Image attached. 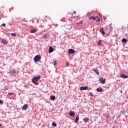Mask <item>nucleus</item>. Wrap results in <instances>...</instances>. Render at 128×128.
Segmentation results:
<instances>
[{"label":"nucleus","instance_id":"nucleus-1","mask_svg":"<svg viewBox=\"0 0 128 128\" xmlns=\"http://www.w3.org/2000/svg\"><path fill=\"white\" fill-rule=\"evenodd\" d=\"M40 80V76H38L34 77L32 78V80L34 84L36 86L38 84V82Z\"/></svg>","mask_w":128,"mask_h":128},{"label":"nucleus","instance_id":"nucleus-2","mask_svg":"<svg viewBox=\"0 0 128 128\" xmlns=\"http://www.w3.org/2000/svg\"><path fill=\"white\" fill-rule=\"evenodd\" d=\"M42 56L40 55H37L34 56V62H40V60H41Z\"/></svg>","mask_w":128,"mask_h":128},{"label":"nucleus","instance_id":"nucleus-3","mask_svg":"<svg viewBox=\"0 0 128 128\" xmlns=\"http://www.w3.org/2000/svg\"><path fill=\"white\" fill-rule=\"evenodd\" d=\"M1 42L3 44H8V40L4 38H1L0 40Z\"/></svg>","mask_w":128,"mask_h":128},{"label":"nucleus","instance_id":"nucleus-4","mask_svg":"<svg viewBox=\"0 0 128 128\" xmlns=\"http://www.w3.org/2000/svg\"><path fill=\"white\" fill-rule=\"evenodd\" d=\"M88 88V86H84L80 87V90H86Z\"/></svg>","mask_w":128,"mask_h":128},{"label":"nucleus","instance_id":"nucleus-5","mask_svg":"<svg viewBox=\"0 0 128 128\" xmlns=\"http://www.w3.org/2000/svg\"><path fill=\"white\" fill-rule=\"evenodd\" d=\"M54 50V48H52V46H50L48 49L49 54H51V52H52Z\"/></svg>","mask_w":128,"mask_h":128},{"label":"nucleus","instance_id":"nucleus-6","mask_svg":"<svg viewBox=\"0 0 128 128\" xmlns=\"http://www.w3.org/2000/svg\"><path fill=\"white\" fill-rule=\"evenodd\" d=\"M28 104H25L23 106L22 108V110H28Z\"/></svg>","mask_w":128,"mask_h":128},{"label":"nucleus","instance_id":"nucleus-7","mask_svg":"<svg viewBox=\"0 0 128 128\" xmlns=\"http://www.w3.org/2000/svg\"><path fill=\"white\" fill-rule=\"evenodd\" d=\"M76 52V51L72 49H69L68 50V54H72Z\"/></svg>","mask_w":128,"mask_h":128},{"label":"nucleus","instance_id":"nucleus-8","mask_svg":"<svg viewBox=\"0 0 128 128\" xmlns=\"http://www.w3.org/2000/svg\"><path fill=\"white\" fill-rule=\"evenodd\" d=\"M100 82L102 84H104V82H106V79L105 78H99Z\"/></svg>","mask_w":128,"mask_h":128},{"label":"nucleus","instance_id":"nucleus-9","mask_svg":"<svg viewBox=\"0 0 128 128\" xmlns=\"http://www.w3.org/2000/svg\"><path fill=\"white\" fill-rule=\"evenodd\" d=\"M69 114L70 116H76V113L72 111H71L69 112Z\"/></svg>","mask_w":128,"mask_h":128},{"label":"nucleus","instance_id":"nucleus-10","mask_svg":"<svg viewBox=\"0 0 128 128\" xmlns=\"http://www.w3.org/2000/svg\"><path fill=\"white\" fill-rule=\"evenodd\" d=\"M120 78H128V76L124 75V74H122V75H120Z\"/></svg>","mask_w":128,"mask_h":128},{"label":"nucleus","instance_id":"nucleus-11","mask_svg":"<svg viewBox=\"0 0 128 128\" xmlns=\"http://www.w3.org/2000/svg\"><path fill=\"white\" fill-rule=\"evenodd\" d=\"M96 92H102V88H98L96 89Z\"/></svg>","mask_w":128,"mask_h":128},{"label":"nucleus","instance_id":"nucleus-12","mask_svg":"<svg viewBox=\"0 0 128 128\" xmlns=\"http://www.w3.org/2000/svg\"><path fill=\"white\" fill-rule=\"evenodd\" d=\"M79 120H80V117H78V116H76L75 118V122L78 123Z\"/></svg>","mask_w":128,"mask_h":128},{"label":"nucleus","instance_id":"nucleus-13","mask_svg":"<svg viewBox=\"0 0 128 128\" xmlns=\"http://www.w3.org/2000/svg\"><path fill=\"white\" fill-rule=\"evenodd\" d=\"M38 32V30L36 29H32L30 30V32L32 34H34V32Z\"/></svg>","mask_w":128,"mask_h":128},{"label":"nucleus","instance_id":"nucleus-14","mask_svg":"<svg viewBox=\"0 0 128 128\" xmlns=\"http://www.w3.org/2000/svg\"><path fill=\"white\" fill-rule=\"evenodd\" d=\"M83 120H84V122H85V124H86L88 122V118L86 117V118H85L83 119Z\"/></svg>","mask_w":128,"mask_h":128},{"label":"nucleus","instance_id":"nucleus-15","mask_svg":"<svg viewBox=\"0 0 128 128\" xmlns=\"http://www.w3.org/2000/svg\"><path fill=\"white\" fill-rule=\"evenodd\" d=\"M12 72H13V74H18V71L16 70H12Z\"/></svg>","mask_w":128,"mask_h":128},{"label":"nucleus","instance_id":"nucleus-16","mask_svg":"<svg viewBox=\"0 0 128 128\" xmlns=\"http://www.w3.org/2000/svg\"><path fill=\"white\" fill-rule=\"evenodd\" d=\"M50 98L51 100H56V96L52 95V96H50Z\"/></svg>","mask_w":128,"mask_h":128},{"label":"nucleus","instance_id":"nucleus-17","mask_svg":"<svg viewBox=\"0 0 128 128\" xmlns=\"http://www.w3.org/2000/svg\"><path fill=\"white\" fill-rule=\"evenodd\" d=\"M94 72L96 74H100V72L98 70V69H94Z\"/></svg>","mask_w":128,"mask_h":128},{"label":"nucleus","instance_id":"nucleus-18","mask_svg":"<svg viewBox=\"0 0 128 128\" xmlns=\"http://www.w3.org/2000/svg\"><path fill=\"white\" fill-rule=\"evenodd\" d=\"M95 20L97 22H100V18H98V16H96V20Z\"/></svg>","mask_w":128,"mask_h":128},{"label":"nucleus","instance_id":"nucleus-19","mask_svg":"<svg viewBox=\"0 0 128 128\" xmlns=\"http://www.w3.org/2000/svg\"><path fill=\"white\" fill-rule=\"evenodd\" d=\"M100 32H101V34H104L105 32L104 31V28H102L100 30Z\"/></svg>","mask_w":128,"mask_h":128},{"label":"nucleus","instance_id":"nucleus-20","mask_svg":"<svg viewBox=\"0 0 128 128\" xmlns=\"http://www.w3.org/2000/svg\"><path fill=\"white\" fill-rule=\"evenodd\" d=\"M122 42H128V40L126 38H123L122 40Z\"/></svg>","mask_w":128,"mask_h":128},{"label":"nucleus","instance_id":"nucleus-21","mask_svg":"<svg viewBox=\"0 0 128 128\" xmlns=\"http://www.w3.org/2000/svg\"><path fill=\"white\" fill-rule=\"evenodd\" d=\"M90 20H96V18H94V16H91L90 17Z\"/></svg>","mask_w":128,"mask_h":128},{"label":"nucleus","instance_id":"nucleus-22","mask_svg":"<svg viewBox=\"0 0 128 128\" xmlns=\"http://www.w3.org/2000/svg\"><path fill=\"white\" fill-rule=\"evenodd\" d=\"M98 44V46H100V44H102V40H99L98 42H97Z\"/></svg>","mask_w":128,"mask_h":128},{"label":"nucleus","instance_id":"nucleus-23","mask_svg":"<svg viewBox=\"0 0 128 128\" xmlns=\"http://www.w3.org/2000/svg\"><path fill=\"white\" fill-rule=\"evenodd\" d=\"M52 126H54V127L56 126V123L54 122H52Z\"/></svg>","mask_w":128,"mask_h":128},{"label":"nucleus","instance_id":"nucleus-24","mask_svg":"<svg viewBox=\"0 0 128 128\" xmlns=\"http://www.w3.org/2000/svg\"><path fill=\"white\" fill-rule=\"evenodd\" d=\"M11 36H16V34H15V33H12L11 34Z\"/></svg>","mask_w":128,"mask_h":128},{"label":"nucleus","instance_id":"nucleus-25","mask_svg":"<svg viewBox=\"0 0 128 128\" xmlns=\"http://www.w3.org/2000/svg\"><path fill=\"white\" fill-rule=\"evenodd\" d=\"M54 66H56V60H54Z\"/></svg>","mask_w":128,"mask_h":128},{"label":"nucleus","instance_id":"nucleus-26","mask_svg":"<svg viewBox=\"0 0 128 128\" xmlns=\"http://www.w3.org/2000/svg\"><path fill=\"white\" fill-rule=\"evenodd\" d=\"M13 94H14V93H12V92H8V96H12Z\"/></svg>","mask_w":128,"mask_h":128},{"label":"nucleus","instance_id":"nucleus-27","mask_svg":"<svg viewBox=\"0 0 128 128\" xmlns=\"http://www.w3.org/2000/svg\"><path fill=\"white\" fill-rule=\"evenodd\" d=\"M46 36H48V34H44L43 35V38H46Z\"/></svg>","mask_w":128,"mask_h":128},{"label":"nucleus","instance_id":"nucleus-28","mask_svg":"<svg viewBox=\"0 0 128 128\" xmlns=\"http://www.w3.org/2000/svg\"><path fill=\"white\" fill-rule=\"evenodd\" d=\"M0 104H4V101L2 100H0Z\"/></svg>","mask_w":128,"mask_h":128},{"label":"nucleus","instance_id":"nucleus-29","mask_svg":"<svg viewBox=\"0 0 128 128\" xmlns=\"http://www.w3.org/2000/svg\"><path fill=\"white\" fill-rule=\"evenodd\" d=\"M1 26H4V28H6V24L3 23L2 25Z\"/></svg>","mask_w":128,"mask_h":128},{"label":"nucleus","instance_id":"nucleus-30","mask_svg":"<svg viewBox=\"0 0 128 128\" xmlns=\"http://www.w3.org/2000/svg\"><path fill=\"white\" fill-rule=\"evenodd\" d=\"M66 66H70V64L68 63V62H66Z\"/></svg>","mask_w":128,"mask_h":128},{"label":"nucleus","instance_id":"nucleus-31","mask_svg":"<svg viewBox=\"0 0 128 128\" xmlns=\"http://www.w3.org/2000/svg\"><path fill=\"white\" fill-rule=\"evenodd\" d=\"M90 94V96H94V94H92V92H89Z\"/></svg>","mask_w":128,"mask_h":128},{"label":"nucleus","instance_id":"nucleus-32","mask_svg":"<svg viewBox=\"0 0 128 128\" xmlns=\"http://www.w3.org/2000/svg\"><path fill=\"white\" fill-rule=\"evenodd\" d=\"M121 112H122V114H126V111L122 110V111H121Z\"/></svg>","mask_w":128,"mask_h":128},{"label":"nucleus","instance_id":"nucleus-33","mask_svg":"<svg viewBox=\"0 0 128 128\" xmlns=\"http://www.w3.org/2000/svg\"><path fill=\"white\" fill-rule=\"evenodd\" d=\"M1 18H4V14H1Z\"/></svg>","mask_w":128,"mask_h":128},{"label":"nucleus","instance_id":"nucleus-34","mask_svg":"<svg viewBox=\"0 0 128 128\" xmlns=\"http://www.w3.org/2000/svg\"><path fill=\"white\" fill-rule=\"evenodd\" d=\"M74 14H76V11H74Z\"/></svg>","mask_w":128,"mask_h":128},{"label":"nucleus","instance_id":"nucleus-35","mask_svg":"<svg viewBox=\"0 0 128 128\" xmlns=\"http://www.w3.org/2000/svg\"><path fill=\"white\" fill-rule=\"evenodd\" d=\"M100 54H102V51L100 52Z\"/></svg>","mask_w":128,"mask_h":128},{"label":"nucleus","instance_id":"nucleus-36","mask_svg":"<svg viewBox=\"0 0 128 128\" xmlns=\"http://www.w3.org/2000/svg\"><path fill=\"white\" fill-rule=\"evenodd\" d=\"M0 126H2V124H0Z\"/></svg>","mask_w":128,"mask_h":128}]
</instances>
